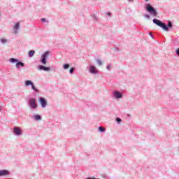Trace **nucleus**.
Here are the masks:
<instances>
[{
	"instance_id": "f257e3e1",
	"label": "nucleus",
	"mask_w": 179,
	"mask_h": 179,
	"mask_svg": "<svg viewBox=\"0 0 179 179\" xmlns=\"http://www.w3.org/2000/svg\"><path fill=\"white\" fill-rule=\"evenodd\" d=\"M152 22L153 23L157 24V26H159V27H162V29H164V30H169V27H167L165 23L162 22V21L157 19H154Z\"/></svg>"
},
{
	"instance_id": "f03ea898",
	"label": "nucleus",
	"mask_w": 179,
	"mask_h": 179,
	"mask_svg": "<svg viewBox=\"0 0 179 179\" xmlns=\"http://www.w3.org/2000/svg\"><path fill=\"white\" fill-rule=\"evenodd\" d=\"M146 9L152 15V16H154V17H156L157 16V11L153 8L150 4L146 5Z\"/></svg>"
},
{
	"instance_id": "7ed1b4c3",
	"label": "nucleus",
	"mask_w": 179,
	"mask_h": 179,
	"mask_svg": "<svg viewBox=\"0 0 179 179\" xmlns=\"http://www.w3.org/2000/svg\"><path fill=\"white\" fill-rule=\"evenodd\" d=\"M48 55H50V52L49 51H46L43 55L41 62H42V64H43V65H45L47 64V58H48Z\"/></svg>"
},
{
	"instance_id": "20e7f679",
	"label": "nucleus",
	"mask_w": 179,
	"mask_h": 179,
	"mask_svg": "<svg viewBox=\"0 0 179 179\" xmlns=\"http://www.w3.org/2000/svg\"><path fill=\"white\" fill-rule=\"evenodd\" d=\"M29 106L31 108H37V103L34 99H31L29 100Z\"/></svg>"
},
{
	"instance_id": "39448f33",
	"label": "nucleus",
	"mask_w": 179,
	"mask_h": 179,
	"mask_svg": "<svg viewBox=\"0 0 179 179\" xmlns=\"http://www.w3.org/2000/svg\"><path fill=\"white\" fill-rule=\"evenodd\" d=\"M40 104L41 105V107L43 108L47 106V101L44 98L40 99Z\"/></svg>"
},
{
	"instance_id": "423d86ee",
	"label": "nucleus",
	"mask_w": 179,
	"mask_h": 179,
	"mask_svg": "<svg viewBox=\"0 0 179 179\" xmlns=\"http://www.w3.org/2000/svg\"><path fill=\"white\" fill-rule=\"evenodd\" d=\"M90 73H97V69L94 66H90Z\"/></svg>"
},
{
	"instance_id": "0eeeda50",
	"label": "nucleus",
	"mask_w": 179,
	"mask_h": 179,
	"mask_svg": "<svg viewBox=\"0 0 179 179\" xmlns=\"http://www.w3.org/2000/svg\"><path fill=\"white\" fill-rule=\"evenodd\" d=\"M20 26V22H18L16 23L15 26L13 27L15 34H17V29H19Z\"/></svg>"
},
{
	"instance_id": "6e6552de",
	"label": "nucleus",
	"mask_w": 179,
	"mask_h": 179,
	"mask_svg": "<svg viewBox=\"0 0 179 179\" xmlns=\"http://www.w3.org/2000/svg\"><path fill=\"white\" fill-rule=\"evenodd\" d=\"M8 175H9V171H8V170L0 171V176H8Z\"/></svg>"
},
{
	"instance_id": "1a4fd4ad",
	"label": "nucleus",
	"mask_w": 179,
	"mask_h": 179,
	"mask_svg": "<svg viewBox=\"0 0 179 179\" xmlns=\"http://www.w3.org/2000/svg\"><path fill=\"white\" fill-rule=\"evenodd\" d=\"M14 134H15V135H21L22 131L19 128L15 127L14 128Z\"/></svg>"
},
{
	"instance_id": "9d476101",
	"label": "nucleus",
	"mask_w": 179,
	"mask_h": 179,
	"mask_svg": "<svg viewBox=\"0 0 179 179\" xmlns=\"http://www.w3.org/2000/svg\"><path fill=\"white\" fill-rule=\"evenodd\" d=\"M114 94L117 99H121L122 97V94L118 92H115Z\"/></svg>"
},
{
	"instance_id": "9b49d317",
	"label": "nucleus",
	"mask_w": 179,
	"mask_h": 179,
	"mask_svg": "<svg viewBox=\"0 0 179 179\" xmlns=\"http://www.w3.org/2000/svg\"><path fill=\"white\" fill-rule=\"evenodd\" d=\"M39 69H43V71H50V68H48V67L44 66H41L39 67Z\"/></svg>"
},
{
	"instance_id": "f8f14e48",
	"label": "nucleus",
	"mask_w": 179,
	"mask_h": 179,
	"mask_svg": "<svg viewBox=\"0 0 179 179\" xmlns=\"http://www.w3.org/2000/svg\"><path fill=\"white\" fill-rule=\"evenodd\" d=\"M24 66V63H22V62H17V64H16V68H17V69H19L20 68V66Z\"/></svg>"
},
{
	"instance_id": "ddd939ff",
	"label": "nucleus",
	"mask_w": 179,
	"mask_h": 179,
	"mask_svg": "<svg viewBox=\"0 0 179 179\" xmlns=\"http://www.w3.org/2000/svg\"><path fill=\"white\" fill-rule=\"evenodd\" d=\"M33 85V82H31V80H27L25 83V86H31Z\"/></svg>"
},
{
	"instance_id": "4468645a",
	"label": "nucleus",
	"mask_w": 179,
	"mask_h": 179,
	"mask_svg": "<svg viewBox=\"0 0 179 179\" xmlns=\"http://www.w3.org/2000/svg\"><path fill=\"white\" fill-rule=\"evenodd\" d=\"M35 53L36 52L34 50H30L29 52V56L30 57V58H31V57H33V55H34Z\"/></svg>"
},
{
	"instance_id": "2eb2a0df",
	"label": "nucleus",
	"mask_w": 179,
	"mask_h": 179,
	"mask_svg": "<svg viewBox=\"0 0 179 179\" xmlns=\"http://www.w3.org/2000/svg\"><path fill=\"white\" fill-rule=\"evenodd\" d=\"M71 66L69 64H66L63 65L64 69H68Z\"/></svg>"
},
{
	"instance_id": "dca6fc26",
	"label": "nucleus",
	"mask_w": 179,
	"mask_h": 179,
	"mask_svg": "<svg viewBox=\"0 0 179 179\" xmlns=\"http://www.w3.org/2000/svg\"><path fill=\"white\" fill-rule=\"evenodd\" d=\"M35 120H36V121H39L40 120H41V116L38 115H35Z\"/></svg>"
},
{
	"instance_id": "f3484780",
	"label": "nucleus",
	"mask_w": 179,
	"mask_h": 179,
	"mask_svg": "<svg viewBox=\"0 0 179 179\" xmlns=\"http://www.w3.org/2000/svg\"><path fill=\"white\" fill-rule=\"evenodd\" d=\"M31 87H32L33 90H34L35 92H38V90H37V89L36 88V87L34 86V84H32V85H31Z\"/></svg>"
},
{
	"instance_id": "a211bd4d",
	"label": "nucleus",
	"mask_w": 179,
	"mask_h": 179,
	"mask_svg": "<svg viewBox=\"0 0 179 179\" xmlns=\"http://www.w3.org/2000/svg\"><path fill=\"white\" fill-rule=\"evenodd\" d=\"M99 131L101 132H104V131H106V128H104L103 127H99Z\"/></svg>"
},
{
	"instance_id": "6ab92c4d",
	"label": "nucleus",
	"mask_w": 179,
	"mask_h": 179,
	"mask_svg": "<svg viewBox=\"0 0 179 179\" xmlns=\"http://www.w3.org/2000/svg\"><path fill=\"white\" fill-rule=\"evenodd\" d=\"M17 59H15V58H11L10 59V62H17Z\"/></svg>"
},
{
	"instance_id": "aec40b11",
	"label": "nucleus",
	"mask_w": 179,
	"mask_h": 179,
	"mask_svg": "<svg viewBox=\"0 0 179 179\" xmlns=\"http://www.w3.org/2000/svg\"><path fill=\"white\" fill-rule=\"evenodd\" d=\"M96 62H97V64H98V65H101L103 63L101 62V60H100V59H97L96 60Z\"/></svg>"
},
{
	"instance_id": "412c9836",
	"label": "nucleus",
	"mask_w": 179,
	"mask_h": 179,
	"mask_svg": "<svg viewBox=\"0 0 179 179\" xmlns=\"http://www.w3.org/2000/svg\"><path fill=\"white\" fill-rule=\"evenodd\" d=\"M168 27H173V25L171 24V22H168Z\"/></svg>"
},
{
	"instance_id": "4be33fe9",
	"label": "nucleus",
	"mask_w": 179,
	"mask_h": 179,
	"mask_svg": "<svg viewBox=\"0 0 179 179\" xmlns=\"http://www.w3.org/2000/svg\"><path fill=\"white\" fill-rule=\"evenodd\" d=\"M1 43H2L3 44H4V43H6V39L2 38V39H1Z\"/></svg>"
},
{
	"instance_id": "5701e85b",
	"label": "nucleus",
	"mask_w": 179,
	"mask_h": 179,
	"mask_svg": "<svg viewBox=\"0 0 179 179\" xmlns=\"http://www.w3.org/2000/svg\"><path fill=\"white\" fill-rule=\"evenodd\" d=\"M75 71L74 68H71L69 71L70 73H73V71Z\"/></svg>"
},
{
	"instance_id": "b1692460",
	"label": "nucleus",
	"mask_w": 179,
	"mask_h": 179,
	"mask_svg": "<svg viewBox=\"0 0 179 179\" xmlns=\"http://www.w3.org/2000/svg\"><path fill=\"white\" fill-rule=\"evenodd\" d=\"M116 121H117V122H121V119H120V117H117V118H116Z\"/></svg>"
},
{
	"instance_id": "393cba45",
	"label": "nucleus",
	"mask_w": 179,
	"mask_h": 179,
	"mask_svg": "<svg viewBox=\"0 0 179 179\" xmlns=\"http://www.w3.org/2000/svg\"><path fill=\"white\" fill-rule=\"evenodd\" d=\"M145 17H146L147 19H150V16L149 15H145Z\"/></svg>"
},
{
	"instance_id": "a878e982",
	"label": "nucleus",
	"mask_w": 179,
	"mask_h": 179,
	"mask_svg": "<svg viewBox=\"0 0 179 179\" xmlns=\"http://www.w3.org/2000/svg\"><path fill=\"white\" fill-rule=\"evenodd\" d=\"M176 54L178 55L179 57V48L176 49Z\"/></svg>"
},
{
	"instance_id": "bb28decb",
	"label": "nucleus",
	"mask_w": 179,
	"mask_h": 179,
	"mask_svg": "<svg viewBox=\"0 0 179 179\" xmlns=\"http://www.w3.org/2000/svg\"><path fill=\"white\" fill-rule=\"evenodd\" d=\"M107 69H111V65L110 64L108 65Z\"/></svg>"
},
{
	"instance_id": "cd10ccee",
	"label": "nucleus",
	"mask_w": 179,
	"mask_h": 179,
	"mask_svg": "<svg viewBox=\"0 0 179 179\" xmlns=\"http://www.w3.org/2000/svg\"><path fill=\"white\" fill-rule=\"evenodd\" d=\"M41 21H42V22H45V18H42V19H41Z\"/></svg>"
},
{
	"instance_id": "c85d7f7f",
	"label": "nucleus",
	"mask_w": 179,
	"mask_h": 179,
	"mask_svg": "<svg viewBox=\"0 0 179 179\" xmlns=\"http://www.w3.org/2000/svg\"><path fill=\"white\" fill-rule=\"evenodd\" d=\"M150 35L152 36V32H150Z\"/></svg>"
},
{
	"instance_id": "c756f323",
	"label": "nucleus",
	"mask_w": 179,
	"mask_h": 179,
	"mask_svg": "<svg viewBox=\"0 0 179 179\" xmlns=\"http://www.w3.org/2000/svg\"><path fill=\"white\" fill-rule=\"evenodd\" d=\"M147 2H148V1H149V0H145Z\"/></svg>"
},
{
	"instance_id": "7c9ffc66",
	"label": "nucleus",
	"mask_w": 179,
	"mask_h": 179,
	"mask_svg": "<svg viewBox=\"0 0 179 179\" xmlns=\"http://www.w3.org/2000/svg\"><path fill=\"white\" fill-rule=\"evenodd\" d=\"M1 108H0V111H1Z\"/></svg>"
}]
</instances>
